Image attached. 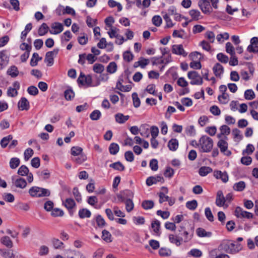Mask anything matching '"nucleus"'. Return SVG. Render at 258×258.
Returning a JSON list of instances; mask_svg holds the SVG:
<instances>
[{
	"instance_id": "nucleus-1",
	"label": "nucleus",
	"mask_w": 258,
	"mask_h": 258,
	"mask_svg": "<svg viewBox=\"0 0 258 258\" xmlns=\"http://www.w3.org/2000/svg\"><path fill=\"white\" fill-rule=\"evenodd\" d=\"M199 145L201 148V150L203 152H209L211 151L213 146V140L208 137L202 136L199 141Z\"/></svg>"
},
{
	"instance_id": "nucleus-2",
	"label": "nucleus",
	"mask_w": 258,
	"mask_h": 258,
	"mask_svg": "<svg viewBox=\"0 0 258 258\" xmlns=\"http://www.w3.org/2000/svg\"><path fill=\"white\" fill-rule=\"evenodd\" d=\"M29 194L33 197H48L50 195V191L46 188L38 186H33L29 190Z\"/></svg>"
},
{
	"instance_id": "nucleus-3",
	"label": "nucleus",
	"mask_w": 258,
	"mask_h": 258,
	"mask_svg": "<svg viewBox=\"0 0 258 258\" xmlns=\"http://www.w3.org/2000/svg\"><path fill=\"white\" fill-rule=\"evenodd\" d=\"M188 78L191 80V85H202L203 83V78L196 71H190L187 74Z\"/></svg>"
},
{
	"instance_id": "nucleus-4",
	"label": "nucleus",
	"mask_w": 258,
	"mask_h": 258,
	"mask_svg": "<svg viewBox=\"0 0 258 258\" xmlns=\"http://www.w3.org/2000/svg\"><path fill=\"white\" fill-rule=\"evenodd\" d=\"M77 82L82 85H86L87 87L92 86V78L91 75L86 76L83 73H81Z\"/></svg>"
},
{
	"instance_id": "nucleus-5",
	"label": "nucleus",
	"mask_w": 258,
	"mask_h": 258,
	"mask_svg": "<svg viewBox=\"0 0 258 258\" xmlns=\"http://www.w3.org/2000/svg\"><path fill=\"white\" fill-rule=\"evenodd\" d=\"M198 6L203 13L205 14H210L212 12V8L208 0H200Z\"/></svg>"
},
{
	"instance_id": "nucleus-6",
	"label": "nucleus",
	"mask_w": 258,
	"mask_h": 258,
	"mask_svg": "<svg viewBox=\"0 0 258 258\" xmlns=\"http://www.w3.org/2000/svg\"><path fill=\"white\" fill-rule=\"evenodd\" d=\"M235 215L237 218L251 219L253 217L252 213L244 211L240 207H237L234 211Z\"/></svg>"
},
{
	"instance_id": "nucleus-7",
	"label": "nucleus",
	"mask_w": 258,
	"mask_h": 258,
	"mask_svg": "<svg viewBox=\"0 0 258 258\" xmlns=\"http://www.w3.org/2000/svg\"><path fill=\"white\" fill-rule=\"evenodd\" d=\"M224 249L226 252L234 254L238 252L242 249V246L240 244H235L231 243L225 244Z\"/></svg>"
},
{
	"instance_id": "nucleus-8",
	"label": "nucleus",
	"mask_w": 258,
	"mask_h": 258,
	"mask_svg": "<svg viewBox=\"0 0 258 258\" xmlns=\"http://www.w3.org/2000/svg\"><path fill=\"white\" fill-rule=\"evenodd\" d=\"M58 50V49H54L53 51L46 52L44 61L48 63V66H51L53 65L54 63V56L57 54Z\"/></svg>"
},
{
	"instance_id": "nucleus-9",
	"label": "nucleus",
	"mask_w": 258,
	"mask_h": 258,
	"mask_svg": "<svg viewBox=\"0 0 258 258\" xmlns=\"http://www.w3.org/2000/svg\"><path fill=\"white\" fill-rule=\"evenodd\" d=\"M13 185L16 187L24 188L27 185L26 180L22 177L13 176L12 177Z\"/></svg>"
},
{
	"instance_id": "nucleus-10",
	"label": "nucleus",
	"mask_w": 258,
	"mask_h": 258,
	"mask_svg": "<svg viewBox=\"0 0 258 258\" xmlns=\"http://www.w3.org/2000/svg\"><path fill=\"white\" fill-rule=\"evenodd\" d=\"M228 145L227 142L222 139L220 140L217 143V146L220 148V151L226 156H229L231 154V151L227 150Z\"/></svg>"
},
{
	"instance_id": "nucleus-11",
	"label": "nucleus",
	"mask_w": 258,
	"mask_h": 258,
	"mask_svg": "<svg viewBox=\"0 0 258 258\" xmlns=\"http://www.w3.org/2000/svg\"><path fill=\"white\" fill-rule=\"evenodd\" d=\"M172 52L174 54L182 55L183 56H186L187 54L184 51L183 46L181 44L173 45L172 47Z\"/></svg>"
},
{
	"instance_id": "nucleus-12",
	"label": "nucleus",
	"mask_w": 258,
	"mask_h": 258,
	"mask_svg": "<svg viewBox=\"0 0 258 258\" xmlns=\"http://www.w3.org/2000/svg\"><path fill=\"white\" fill-rule=\"evenodd\" d=\"M181 230H179V236L183 237V241L184 242H187L189 241L192 238L193 235V231L191 234L188 233L187 231H186L183 227H180Z\"/></svg>"
},
{
	"instance_id": "nucleus-13",
	"label": "nucleus",
	"mask_w": 258,
	"mask_h": 258,
	"mask_svg": "<svg viewBox=\"0 0 258 258\" xmlns=\"http://www.w3.org/2000/svg\"><path fill=\"white\" fill-rule=\"evenodd\" d=\"M18 106L21 110H28L30 107L29 102L25 97H22L18 102Z\"/></svg>"
},
{
	"instance_id": "nucleus-14",
	"label": "nucleus",
	"mask_w": 258,
	"mask_h": 258,
	"mask_svg": "<svg viewBox=\"0 0 258 258\" xmlns=\"http://www.w3.org/2000/svg\"><path fill=\"white\" fill-rule=\"evenodd\" d=\"M169 240L171 243L175 244L177 246H179L183 241V237L180 236L179 234L177 235L170 234L169 235Z\"/></svg>"
},
{
	"instance_id": "nucleus-15",
	"label": "nucleus",
	"mask_w": 258,
	"mask_h": 258,
	"mask_svg": "<svg viewBox=\"0 0 258 258\" xmlns=\"http://www.w3.org/2000/svg\"><path fill=\"white\" fill-rule=\"evenodd\" d=\"M164 181L163 177L157 176L156 177L150 176L146 180V184L148 186H151L153 184H156L158 182H163Z\"/></svg>"
},
{
	"instance_id": "nucleus-16",
	"label": "nucleus",
	"mask_w": 258,
	"mask_h": 258,
	"mask_svg": "<svg viewBox=\"0 0 258 258\" xmlns=\"http://www.w3.org/2000/svg\"><path fill=\"white\" fill-rule=\"evenodd\" d=\"M63 205L68 209L71 215H73V208L76 206L74 200L71 198L67 199L65 201L63 202Z\"/></svg>"
},
{
	"instance_id": "nucleus-17",
	"label": "nucleus",
	"mask_w": 258,
	"mask_h": 258,
	"mask_svg": "<svg viewBox=\"0 0 258 258\" xmlns=\"http://www.w3.org/2000/svg\"><path fill=\"white\" fill-rule=\"evenodd\" d=\"M51 28L55 30L54 31L52 30L49 31V32L52 34H58L61 32L63 30L62 24L58 22H55L52 24Z\"/></svg>"
},
{
	"instance_id": "nucleus-18",
	"label": "nucleus",
	"mask_w": 258,
	"mask_h": 258,
	"mask_svg": "<svg viewBox=\"0 0 258 258\" xmlns=\"http://www.w3.org/2000/svg\"><path fill=\"white\" fill-rule=\"evenodd\" d=\"M225 198L221 190H218L217 193L216 204L219 207L223 206L225 203Z\"/></svg>"
},
{
	"instance_id": "nucleus-19",
	"label": "nucleus",
	"mask_w": 258,
	"mask_h": 258,
	"mask_svg": "<svg viewBox=\"0 0 258 258\" xmlns=\"http://www.w3.org/2000/svg\"><path fill=\"white\" fill-rule=\"evenodd\" d=\"M214 176L217 179H221L224 182H226L228 180V176L226 172H222L221 171H215Z\"/></svg>"
},
{
	"instance_id": "nucleus-20",
	"label": "nucleus",
	"mask_w": 258,
	"mask_h": 258,
	"mask_svg": "<svg viewBox=\"0 0 258 258\" xmlns=\"http://www.w3.org/2000/svg\"><path fill=\"white\" fill-rule=\"evenodd\" d=\"M213 72L216 77H220L224 72L223 66L219 63H216L213 68Z\"/></svg>"
},
{
	"instance_id": "nucleus-21",
	"label": "nucleus",
	"mask_w": 258,
	"mask_h": 258,
	"mask_svg": "<svg viewBox=\"0 0 258 258\" xmlns=\"http://www.w3.org/2000/svg\"><path fill=\"white\" fill-rule=\"evenodd\" d=\"M129 118V115H124L121 113H118L115 115V121L119 123H124Z\"/></svg>"
},
{
	"instance_id": "nucleus-22",
	"label": "nucleus",
	"mask_w": 258,
	"mask_h": 258,
	"mask_svg": "<svg viewBox=\"0 0 258 258\" xmlns=\"http://www.w3.org/2000/svg\"><path fill=\"white\" fill-rule=\"evenodd\" d=\"M168 147L171 151H176L178 147V141L176 139H171L168 143Z\"/></svg>"
},
{
	"instance_id": "nucleus-23",
	"label": "nucleus",
	"mask_w": 258,
	"mask_h": 258,
	"mask_svg": "<svg viewBox=\"0 0 258 258\" xmlns=\"http://www.w3.org/2000/svg\"><path fill=\"white\" fill-rule=\"evenodd\" d=\"M0 254L5 258H14V253L12 250L0 249Z\"/></svg>"
},
{
	"instance_id": "nucleus-24",
	"label": "nucleus",
	"mask_w": 258,
	"mask_h": 258,
	"mask_svg": "<svg viewBox=\"0 0 258 258\" xmlns=\"http://www.w3.org/2000/svg\"><path fill=\"white\" fill-rule=\"evenodd\" d=\"M91 215V212L85 208L81 209L79 211V216L81 219L89 218Z\"/></svg>"
},
{
	"instance_id": "nucleus-25",
	"label": "nucleus",
	"mask_w": 258,
	"mask_h": 258,
	"mask_svg": "<svg viewBox=\"0 0 258 258\" xmlns=\"http://www.w3.org/2000/svg\"><path fill=\"white\" fill-rule=\"evenodd\" d=\"M196 232L198 236L201 237H209L212 235V233L211 232H207L204 229L202 228H198L197 229Z\"/></svg>"
},
{
	"instance_id": "nucleus-26",
	"label": "nucleus",
	"mask_w": 258,
	"mask_h": 258,
	"mask_svg": "<svg viewBox=\"0 0 258 258\" xmlns=\"http://www.w3.org/2000/svg\"><path fill=\"white\" fill-rule=\"evenodd\" d=\"M119 150V145L114 143H111L109 147V153L111 155H116Z\"/></svg>"
},
{
	"instance_id": "nucleus-27",
	"label": "nucleus",
	"mask_w": 258,
	"mask_h": 258,
	"mask_svg": "<svg viewBox=\"0 0 258 258\" xmlns=\"http://www.w3.org/2000/svg\"><path fill=\"white\" fill-rule=\"evenodd\" d=\"M212 172V169L208 166L201 167L199 170V173L202 176H205Z\"/></svg>"
},
{
	"instance_id": "nucleus-28",
	"label": "nucleus",
	"mask_w": 258,
	"mask_h": 258,
	"mask_svg": "<svg viewBox=\"0 0 258 258\" xmlns=\"http://www.w3.org/2000/svg\"><path fill=\"white\" fill-rule=\"evenodd\" d=\"M109 167L118 171H123L125 169L124 165L119 161L110 164Z\"/></svg>"
},
{
	"instance_id": "nucleus-29",
	"label": "nucleus",
	"mask_w": 258,
	"mask_h": 258,
	"mask_svg": "<svg viewBox=\"0 0 258 258\" xmlns=\"http://www.w3.org/2000/svg\"><path fill=\"white\" fill-rule=\"evenodd\" d=\"M7 74L12 78L16 77L19 74L18 68L15 66H11L7 71Z\"/></svg>"
},
{
	"instance_id": "nucleus-30",
	"label": "nucleus",
	"mask_w": 258,
	"mask_h": 258,
	"mask_svg": "<svg viewBox=\"0 0 258 258\" xmlns=\"http://www.w3.org/2000/svg\"><path fill=\"white\" fill-rule=\"evenodd\" d=\"M1 241L2 243L8 248H11L13 247V242L10 237L7 236L3 237L1 239Z\"/></svg>"
},
{
	"instance_id": "nucleus-31",
	"label": "nucleus",
	"mask_w": 258,
	"mask_h": 258,
	"mask_svg": "<svg viewBox=\"0 0 258 258\" xmlns=\"http://www.w3.org/2000/svg\"><path fill=\"white\" fill-rule=\"evenodd\" d=\"M151 227L153 229V231L154 232L158 235L159 236L160 233L159 232V230L160 228V222L156 220L153 221L151 224Z\"/></svg>"
},
{
	"instance_id": "nucleus-32",
	"label": "nucleus",
	"mask_w": 258,
	"mask_h": 258,
	"mask_svg": "<svg viewBox=\"0 0 258 258\" xmlns=\"http://www.w3.org/2000/svg\"><path fill=\"white\" fill-rule=\"evenodd\" d=\"M233 188L236 191H243L245 188V183L243 181H240L238 182L235 183L233 185Z\"/></svg>"
},
{
	"instance_id": "nucleus-33",
	"label": "nucleus",
	"mask_w": 258,
	"mask_h": 258,
	"mask_svg": "<svg viewBox=\"0 0 258 258\" xmlns=\"http://www.w3.org/2000/svg\"><path fill=\"white\" fill-rule=\"evenodd\" d=\"M154 203L152 200H145L142 203V207L145 210L151 209L153 208Z\"/></svg>"
},
{
	"instance_id": "nucleus-34",
	"label": "nucleus",
	"mask_w": 258,
	"mask_h": 258,
	"mask_svg": "<svg viewBox=\"0 0 258 258\" xmlns=\"http://www.w3.org/2000/svg\"><path fill=\"white\" fill-rule=\"evenodd\" d=\"M49 27L47 24L43 23L38 29V34L39 36H43L48 31Z\"/></svg>"
},
{
	"instance_id": "nucleus-35",
	"label": "nucleus",
	"mask_w": 258,
	"mask_h": 258,
	"mask_svg": "<svg viewBox=\"0 0 258 258\" xmlns=\"http://www.w3.org/2000/svg\"><path fill=\"white\" fill-rule=\"evenodd\" d=\"M20 163V160L18 158L13 157L10 161V166L12 169H16Z\"/></svg>"
},
{
	"instance_id": "nucleus-36",
	"label": "nucleus",
	"mask_w": 258,
	"mask_h": 258,
	"mask_svg": "<svg viewBox=\"0 0 258 258\" xmlns=\"http://www.w3.org/2000/svg\"><path fill=\"white\" fill-rule=\"evenodd\" d=\"M218 99L221 103L223 104H227L229 100V95L226 93H222L218 96Z\"/></svg>"
},
{
	"instance_id": "nucleus-37",
	"label": "nucleus",
	"mask_w": 258,
	"mask_h": 258,
	"mask_svg": "<svg viewBox=\"0 0 258 258\" xmlns=\"http://www.w3.org/2000/svg\"><path fill=\"white\" fill-rule=\"evenodd\" d=\"M189 57L192 61H194L200 60L203 56L201 53L198 51H195L190 53L189 55Z\"/></svg>"
},
{
	"instance_id": "nucleus-38",
	"label": "nucleus",
	"mask_w": 258,
	"mask_h": 258,
	"mask_svg": "<svg viewBox=\"0 0 258 258\" xmlns=\"http://www.w3.org/2000/svg\"><path fill=\"white\" fill-rule=\"evenodd\" d=\"M116 86L118 89L123 92H129L131 89L132 87L130 85L124 86L122 85L120 81H118L117 83Z\"/></svg>"
},
{
	"instance_id": "nucleus-39",
	"label": "nucleus",
	"mask_w": 258,
	"mask_h": 258,
	"mask_svg": "<svg viewBox=\"0 0 258 258\" xmlns=\"http://www.w3.org/2000/svg\"><path fill=\"white\" fill-rule=\"evenodd\" d=\"M107 72L110 74L114 73L117 70V64L114 62H111L106 68Z\"/></svg>"
},
{
	"instance_id": "nucleus-40",
	"label": "nucleus",
	"mask_w": 258,
	"mask_h": 258,
	"mask_svg": "<svg viewBox=\"0 0 258 258\" xmlns=\"http://www.w3.org/2000/svg\"><path fill=\"white\" fill-rule=\"evenodd\" d=\"M102 238L107 242H110L111 240V234L106 230H103L102 232Z\"/></svg>"
},
{
	"instance_id": "nucleus-41",
	"label": "nucleus",
	"mask_w": 258,
	"mask_h": 258,
	"mask_svg": "<svg viewBox=\"0 0 258 258\" xmlns=\"http://www.w3.org/2000/svg\"><path fill=\"white\" fill-rule=\"evenodd\" d=\"M101 116V112L98 110H95L90 114V117L92 120H98Z\"/></svg>"
},
{
	"instance_id": "nucleus-42",
	"label": "nucleus",
	"mask_w": 258,
	"mask_h": 258,
	"mask_svg": "<svg viewBox=\"0 0 258 258\" xmlns=\"http://www.w3.org/2000/svg\"><path fill=\"white\" fill-rule=\"evenodd\" d=\"M93 70L97 74H101L104 70V67L100 63H95L93 66Z\"/></svg>"
},
{
	"instance_id": "nucleus-43",
	"label": "nucleus",
	"mask_w": 258,
	"mask_h": 258,
	"mask_svg": "<svg viewBox=\"0 0 258 258\" xmlns=\"http://www.w3.org/2000/svg\"><path fill=\"white\" fill-rule=\"evenodd\" d=\"M189 14L193 20H198L201 16V13L197 10H191L189 11Z\"/></svg>"
},
{
	"instance_id": "nucleus-44",
	"label": "nucleus",
	"mask_w": 258,
	"mask_h": 258,
	"mask_svg": "<svg viewBox=\"0 0 258 258\" xmlns=\"http://www.w3.org/2000/svg\"><path fill=\"white\" fill-rule=\"evenodd\" d=\"M125 209L127 212H130L134 207V204L133 201L131 199H127L125 201Z\"/></svg>"
},
{
	"instance_id": "nucleus-45",
	"label": "nucleus",
	"mask_w": 258,
	"mask_h": 258,
	"mask_svg": "<svg viewBox=\"0 0 258 258\" xmlns=\"http://www.w3.org/2000/svg\"><path fill=\"white\" fill-rule=\"evenodd\" d=\"M63 258H86L85 256L81 252H70L68 253L66 257Z\"/></svg>"
},
{
	"instance_id": "nucleus-46",
	"label": "nucleus",
	"mask_w": 258,
	"mask_h": 258,
	"mask_svg": "<svg viewBox=\"0 0 258 258\" xmlns=\"http://www.w3.org/2000/svg\"><path fill=\"white\" fill-rule=\"evenodd\" d=\"M255 97L254 92L251 89H248L244 92V97L246 100H252Z\"/></svg>"
},
{
	"instance_id": "nucleus-47",
	"label": "nucleus",
	"mask_w": 258,
	"mask_h": 258,
	"mask_svg": "<svg viewBox=\"0 0 258 258\" xmlns=\"http://www.w3.org/2000/svg\"><path fill=\"white\" fill-rule=\"evenodd\" d=\"M53 247L55 249H61L63 248V243L60 240L57 238H53L52 240Z\"/></svg>"
},
{
	"instance_id": "nucleus-48",
	"label": "nucleus",
	"mask_w": 258,
	"mask_h": 258,
	"mask_svg": "<svg viewBox=\"0 0 258 258\" xmlns=\"http://www.w3.org/2000/svg\"><path fill=\"white\" fill-rule=\"evenodd\" d=\"M64 95L67 100H71L74 97L75 93L72 89H69L64 91Z\"/></svg>"
},
{
	"instance_id": "nucleus-49",
	"label": "nucleus",
	"mask_w": 258,
	"mask_h": 258,
	"mask_svg": "<svg viewBox=\"0 0 258 258\" xmlns=\"http://www.w3.org/2000/svg\"><path fill=\"white\" fill-rule=\"evenodd\" d=\"M29 172V169L25 165H22L18 170V174L21 176H26Z\"/></svg>"
},
{
	"instance_id": "nucleus-50",
	"label": "nucleus",
	"mask_w": 258,
	"mask_h": 258,
	"mask_svg": "<svg viewBox=\"0 0 258 258\" xmlns=\"http://www.w3.org/2000/svg\"><path fill=\"white\" fill-rule=\"evenodd\" d=\"M198 206V202L196 200H194L191 201H188L186 203V207L189 210H194Z\"/></svg>"
},
{
	"instance_id": "nucleus-51",
	"label": "nucleus",
	"mask_w": 258,
	"mask_h": 258,
	"mask_svg": "<svg viewBox=\"0 0 258 258\" xmlns=\"http://www.w3.org/2000/svg\"><path fill=\"white\" fill-rule=\"evenodd\" d=\"M83 149L78 146H74L71 148V154L73 156H79L82 154Z\"/></svg>"
},
{
	"instance_id": "nucleus-52",
	"label": "nucleus",
	"mask_w": 258,
	"mask_h": 258,
	"mask_svg": "<svg viewBox=\"0 0 258 258\" xmlns=\"http://www.w3.org/2000/svg\"><path fill=\"white\" fill-rule=\"evenodd\" d=\"M96 221L98 226L99 227L102 228L106 225L104 218L100 215L96 216Z\"/></svg>"
},
{
	"instance_id": "nucleus-53",
	"label": "nucleus",
	"mask_w": 258,
	"mask_h": 258,
	"mask_svg": "<svg viewBox=\"0 0 258 258\" xmlns=\"http://www.w3.org/2000/svg\"><path fill=\"white\" fill-rule=\"evenodd\" d=\"M123 59L127 61L130 62L133 59L134 55L130 51H126L123 54Z\"/></svg>"
},
{
	"instance_id": "nucleus-54",
	"label": "nucleus",
	"mask_w": 258,
	"mask_h": 258,
	"mask_svg": "<svg viewBox=\"0 0 258 258\" xmlns=\"http://www.w3.org/2000/svg\"><path fill=\"white\" fill-rule=\"evenodd\" d=\"M217 59L222 63H226L228 61V57L222 53H219L217 55Z\"/></svg>"
},
{
	"instance_id": "nucleus-55",
	"label": "nucleus",
	"mask_w": 258,
	"mask_h": 258,
	"mask_svg": "<svg viewBox=\"0 0 258 258\" xmlns=\"http://www.w3.org/2000/svg\"><path fill=\"white\" fill-rule=\"evenodd\" d=\"M152 21L155 26L159 27L161 25L162 20L160 16L156 15L152 18Z\"/></svg>"
},
{
	"instance_id": "nucleus-56",
	"label": "nucleus",
	"mask_w": 258,
	"mask_h": 258,
	"mask_svg": "<svg viewBox=\"0 0 258 258\" xmlns=\"http://www.w3.org/2000/svg\"><path fill=\"white\" fill-rule=\"evenodd\" d=\"M159 253L161 256H169L171 255V251L169 249L162 247L159 249Z\"/></svg>"
},
{
	"instance_id": "nucleus-57",
	"label": "nucleus",
	"mask_w": 258,
	"mask_h": 258,
	"mask_svg": "<svg viewBox=\"0 0 258 258\" xmlns=\"http://www.w3.org/2000/svg\"><path fill=\"white\" fill-rule=\"evenodd\" d=\"M205 214L206 218L210 222L214 221V218L210 208L207 207L205 209Z\"/></svg>"
},
{
	"instance_id": "nucleus-58",
	"label": "nucleus",
	"mask_w": 258,
	"mask_h": 258,
	"mask_svg": "<svg viewBox=\"0 0 258 258\" xmlns=\"http://www.w3.org/2000/svg\"><path fill=\"white\" fill-rule=\"evenodd\" d=\"M132 98L133 100V104L136 108H138L140 105V100L138 97L137 93H134L132 94Z\"/></svg>"
},
{
	"instance_id": "nucleus-59",
	"label": "nucleus",
	"mask_w": 258,
	"mask_h": 258,
	"mask_svg": "<svg viewBox=\"0 0 258 258\" xmlns=\"http://www.w3.org/2000/svg\"><path fill=\"white\" fill-rule=\"evenodd\" d=\"M185 133L189 136H193L196 134V130L194 125H189L186 127Z\"/></svg>"
},
{
	"instance_id": "nucleus-60",
	"label": "nucleus",
	"mask_w": 258,
	"mask_h": 258,
	"mask_svg": "<svg viewBox=\"0 0 258 258\" xmlns=\"http://www.w3.org/2000/svg\"><path fill=\"white\" fill-rule=\"evenodd\" d=\"M33 150L31 148L27 149L24 152V159L26 161H28L33 155Z\"/></svg>"
},
{
	"instance_id": "nucleus-61",
	"label": "nucleus",
	"mask_w": 258,
	"mask_h": 258,
	"mask_svg": "<svg viewBox=\"0 0 258 258\" xmlns=\"http://www.w3.org/2000/svg\"><path fill=\"white\" fill-rule=\"evenodd\" d=\"M73 160L77 163L80 164L87 160V157L86 155L84 154H80L79 157L73 158Z\"/></svg>"
},
{
	"instance_id": "nucleus-62",
	"label": "nucleus",
	"mask_w": 258,
	"mask_h": 258,
	"mask_svg": "<svg viewBox=\"0 0 258 258\" xmlns=\"http://www.w3.org/2000/svg\"><path fill=\"white\" fill-rule=\"evenodd\" d=\"M18 93L16 89L10 87L8 89L7 95L9 97H15L17 96Z\"/></svg>"
},
{
	"instance_id": "nucleus-63",
	"label": "nucleus",
	"mask_w": 258,
	"mask_h": 258,
	"mask_svg": "<svg viewBox=\"0 0 258 258\" xmlns=\"http://www.w3.org/2000/svg\"><path fill=\"white\" fill-rule=\"evenodd\" d=\"M226 51L227 53L231 54H235L234 48L230 42H227L226 44Z\"/></svg>"
},
{
	"instance_id": "nucleus-64",
	"label": "nucleus",
	"mask_w": 258,
	"mask_h": 258,
	"mask_svg": "<svg viewBox=\"0 0 258 258\" xmlns=\"http://www.w3.org/2000/svg\"><path fill=\"white\" fill-rule=\"evenodd\" d=\"M124 157L125 160L128 162H133L134 160V155L133 152L131 151L125 152L124 154Z\"/></svg>"
}]
</instances>
